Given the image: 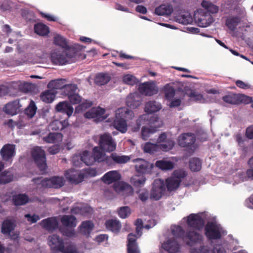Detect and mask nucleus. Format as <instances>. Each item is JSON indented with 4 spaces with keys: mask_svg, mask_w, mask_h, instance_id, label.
Here are the masks:
<instances>
[{
    "mask_svg": "<svg viewBox=\"0 0 253 253\" xmlns=\"http://www.w3.org/2000/svg\"><path fill=\"white\" fill-rule=\"evenodd\" d=\"M222 228L216 223L208 222L205 226V235L209 240H218L222 237Z\"/></svg>",
    "mask_w": 253,
    "mask_h": 253,
    "instance_id": "obj_6",
    "label": "nucleus"
},
{
    "mask_svg": "<svg viewBox=\"0 0 253 253\" xmlns=\"http://www.w3.org/2000/svg\"><path fill=\"white\" fill-rule=\"evenodd\" d=\"M201 6L211 14H216L219 11V7L218 6L206 0H203L202 1Z\"/></svg>",
    "mask_w": 253,
    "mask_h": 253,
    "instance_id": "obj_34",
    "label": "nucleus"
},
{
    "mask_svg": "<svg viewBox=\"0 0 253 253\" xmlns=\"http://www.w3.org/2000/svg\"><path fill=\"white\" fill-rule=\"evenodd\" d=\"M173 11V7L170 4H161L155 9V13L158 15H169Z\"/></svg>",
    "mask_w": 253,
    "mask_h": 253,
    "instance_id": "obj_30",
    "label": "nucleus"
},
{
    "mask_svg": "<svg viewBox=\"0 0 253 253\" xmlns=\"http://www.w3.org/2000/svg\"><path fill=\"white\" fill-rule=\"evenodd\" d=\"M196 141V137L194 133L188 132L181 134L178 139L179 145L192 149Z\"/></svg>",
    "mask_w": 253,
    "mask_h": 253,
    "instance_id": "obj_13",
    "label": "nucleus"
},
{
    "mask_svg": "<svg viewBox=\"0 0 253 253\" xmlns=\"http://www.w3.org/2000/svg\"><path fill=\"white\" fill-rule=\"evenodd\" d=\"M65 176L71 184H78L84 180L85 175L81 171L70 169L66 171Z\"/></svg>",
    "mask_w": 253,
    "mask_h": 253,
    "instance_id": "obj_15",
    "label": "nucleus"
},
{
    "mask_svg": "<svg viewBox=\"0 0 253 253\" xmlns=\"http://www.w3.org/2000/svg\"><path fill=\"white\" fill-rule=\"evenodd\" d=\"M141 98L138 93H130L126 99V105L132 109L138 107L141 104Z\"/></svg>",
    "mask_w": 253,
    "mask_h": 253,
    "instance_id": "obj_18",
    "label": "nucleus"
},
{
    "mask_svg": "<svg viewBox=\"0 0 253 253\" xmlns=\"http://www.w3.org/2000/svg\"><path fill=\"white\" fill-rule=\"evenodd\" d=\"M123 81L124 83L133 85L138 82V80L133 75H126L124 76Z\"/></svg>",
    "mask_w": 253,
    "mask_h": 253,
    "instance_id": "obj_54",
    "label": "nucleus"
},
{
    "mask_svg": "<svg viewBox=\"0 0 253 253\" xmlns=\"http://www.w3.org/2000/svg\"><path fill=\"white\" fill-rule=\"evenodd\" d=\"M101 149L100 147L98 146L93 148L92 157L94 162H101L103 161L105 154L101 151Z\"/></svg>",
    "mask_w": 253,
    "mask_h": 253,
    "instance_id": "obj_42",
    "label": "nucleus"
},
{
    "mask_svg": "<svg viewBox=\"0 0 253 253\" xmlns=\"http://www.w3.org/2000/svg\"><path fill=\"white\" fill-rule=\"evenodd\" d=\"M203 236L194 230H187L183 237V241L186 245L193 247L197 244H201L203 242Z\"/></svg>",
    "mask_w": 253,
    "mask_h": 253,
    "instance_id": "obj_8",
    "label": "nucleus"
},
{
    "mask_svg": "<svg viewBox=\"0 0 253 253\" xmlns=\"http://www.w3.org/2000/svg\"><path fill=\"white\" fill-rule=\"evenodd\" d=\"M99 147L104 152H112L116 149V144L111 135L105 133L99 136Z\"/></svg>",
    "mask_w": 253,
    "mask_h": 253,
    "instance_id": "obj_7",
    "label": "nucleus"
},
{
    "mask_svg": "<svg viewBox=\"0 0 253 253\" xmlns=\"http://www.w3.org/2000/svg\"><path fill=\"white\" fill-rule=\"evenodd\" d=\"M119 216L123 219L127 218L131 214V210L128 206H124L118 209Z\"/></svg>",
    "mask_w": 253,
    "mask_h": 253,
    "instance_id": "obj_48",
    "label": "nucleus"
},
{
    "mask_svg": "<svg viewBox=\"0 0 253 253\" xmlns=\"http://www.w3.org/2000/svg\"><path fill=\"white\" fill-rule=\"evenodd\" d=\"M35 32L41 36H46L49 33V29L48 26L43 23H37L34 26Z\"/></svg>",
    "mask_w": 253,
    "mask_h": 253,
    "instance_id": "obj_37",
    "label": "nucleus"
},
{
    "mask_svg": "<svg viewBox=\"0 0 253 253\" xmlns=\"http://www.w3.org/2000/svg\"><path fill=\"white\" fill-rule=\"evenodd\" d=\"M154 132L151 129L146 126H143L141 130L142 138L144 140H147L150 135Z\"/></svg>",
    "mask_w": 253,
    "mask_h": 253,
    "instance_id": "obj_57",
    "label": "nucleus"
},
{
    "mask_svg": "<svg viewBox=\"0 0 253 253\" xmlns=\"http://www.w3.org/2000/svg\"><path fill=\"white\" fill-rule=\"evenodd\" d=\"M80 227L83 234L88 236L94 228V224L90 220H86L82 222Z\"/></svg>",
    "mask_w": 253,
    "mask_h": 253,
    "instance_id": "obj_36",
    "label": "nucleus"
},
{
    "mask_svg": "<svg viewBox=\"0 0 253 253\" xmlns=\"http://www.w3.org/2000/svg\"><path fill=\"white\" fill-rule=\"evenodd\" d=\"M105 225L107 230L115 234L119 233L122 228L120 221L117 219H110L107 220L105 221Z\"/></svg>",
    "mask_w": 253,
    "mask_h": 253,
    "instance_id": "obj_21",
    "label": "nucleus"
},
{
    "mask_svg": "<svg viewBox=\"0 0 253 253\" xmlns=\"http://www.w3.org/2000/svg\"><path fill=\"white\" fill-rule=\"evenodd\" d=\"M31 155L39 169L42 173H43L47 168L44 151L41 147L37 146L32 150Z\"/></svg>",
    "mask_w": 253,
    "mask_h": 253,
    "instance_id": "obj_5",
    "label": "nucleus"
},
{
    "mask_svg": "<svg viewBox=\"0 0 253 253\" xmlns=\"http://www.w3.org/2000/svg\"><path fill=\"white\" fill-rule=\"evenodd\" d=\"M41 224L43 228L48 231H53L57 228L58 226L57 220L51 217L43 219Z\"/></svg>",
    "mask_w": 253,
    "mask_h": 253,
    "instance_id": "obj_27",
    "label": "nucleus"
},
{
    "mask_svg": "<svg viewBox=\"0 0 253 253\" xmlns=\"http://www.w3.org/2000/svg\"><path fill=\"white\" fill-rule=\"evenodd\" d=\"M132 162L135 163V169L137 173L142 174H149L151 173L153 166L152 164L144 159L137 158L132 160Z\"/></svg>",
    "mask_w": 253,
    "mask_h": 253,
    "instance_id": "obj_11",
    "label": "nucleus"
},
{
    "mask_svg": "<svg viewBox=\"0 0 253 253\" xmlns=\"http://www.w3.org/2000/svg\"><path fill=\"white\" fill-rule=\"evenodd\" d=\"M164 92L166 99L169 101L173 98L175 94L174 88L169 84H167L164 86Z\"/></svg>",
    "mask_w": 253,
    "mask_h": 253,
    "instance_id": "obj_44",
    "label": "nucleus"
},
{
    "mask_svg": "<svg viewBox=\"0 0 253 253\" xmlns=\"http://www.w3.org/2000/svg\"><path fill=\"white\" fill-rule=\"evenodd\" d=\"M166 188L164 182L160 179H155L153 183L150 198L152 200H159L164 194Z\"/></svg>",
    "mask_w": 253,
    "mask_h": 253,
    "instance_id": "obj_9",
    "label": "nucleus"
},
{
    "mask_svg": "<svg viewBox=\"0 0 253 253\" xmlns=\"http://www.w3.org/2000/svg\"><path fill=\"white\" fill-rule=\"evenodd\" d=\"M146 178L144 176L141 177L135 176L131 179V183L136 187H141L145 183Z\"/></svg>",
    "mask_w": 253,
    "mask_h": 253,
    "instance_id": "obj_53",
    "label": "nucleus"
},
{
    "mask_svg": "<svg viewBox=\"0 0 253 253\" xmlns=\"http://www.w3.org/2000/svg\"><path fill=\"white\" fill-rule=\"evenodd\" d=\"M161 109V104L156 101H149L147 102L145 104L144 110L148 114H143L139 117L136 121L137 126L133 128V130L134 131L139 130L142 123L143 124H149L151 122L149 114L157 112Z\"/></svg>",
    "mask_w": 253,
    "mask_h": 253,
    "instance_id": "obj_2",
    "label": "nucleus"
},
{
    "mask_svg": "<svg viewBox=\"0 0 253 253\" xmlns=\"http://www.w3.org/2000/svg\"><path fill=\"white\" fill-rule=\"evenodd\" d=\"M241 21V17L239 15H229L226 17L225 24L229 30L233 31L236 29Z\"/></svg>",
    "mask_w": 253,
    "mask_h": 253,
    "instance_id": "obj_24",
    "label": "nucleus"
},
{
    "mask_svg": "<svg viewBox=\"0 0 253 253\" xmlns=\"http://www.w3.org/2000/svg\"><path fill=\"white\" fill-rule=\"evenodd\" d=\"M53 42L55 45L60 46L65 49H69L71 48L69 47L66 40L60 35H57L54 37ZM73 48L75 49L81 50L80 45L78 44L75 45V47Z\"/></svg>",
    "mask_w": 253,
    "mask_h": 253,
    "instance_id": "obj_28",
    "label": "nucleus"
},
{
    "mask_svg": "<svg viewBox=\"0 0 253 253\" xmlns=\"http://www.w3.org/2000/svg\"><path fill=\"white\" fill-rule=\"evenodd\" d=\"M111 157L114 163L118 164H126L130 160V157L129 156L124 155L120 156L115 153H112Z\"/></svg>",
    "mask_w": 253,
    "mask_h": 253,
    "instance_id": "obj_47",
    "label": "nucleus"
},
{
    "mask_svg": "<svg viewBox=\"0 0 253 253\" xmlns=\"http://www.w3.org/2000/svg\"><path fill=\"white\" fill-rule=\"evenodd\" d=\"M72 162L75 167H81L83 163L86 166H90L94 162L92 156L87 151H84L80 155L74 156Z\"/></svg>",
    "mask_w": 253,
    "mask_h": 253,
    "instance_id": "obj_10",
    "label": "nucleus"
},
{
    "mask_svg": "<svg viewBox=\"0 0 253 253\" xmlns=\"http://www.w3.org/2000/svg\"><path fill=\"white\" fill-rule=\"evenodd\" d=\"M63 135L61 133L50 132L47 136L43 137V140L47 143H55L61 141Z\"/></svg>",
    "mask_w": 253,
    "mask_h": 253,
    "instance_id": "obj_33",
    "label": "nucleus"
},
{
    "mask_svg": "<svg viewBox=\"0 0 253 253\" xmlns=\"http://www.w3.org/2000/svg\"><path fill=\"white\" fill-rule=\"evenodd\" d=\"M37 107L34 102L31 100L29 106L25 109V113L30 118H32L35 115Z\"/></svg>",
    "mask_w": 253,
    "mask_h": 253,
    "instance_id": "obj_49",
    "label": "nucleus"
},
{
    "mask_svg": "<svg viewBox=\"0 0 253 253\" xmlns=\"http://www.w3.org/2000/svg\"><path fill=\"white\" fill-rule=\"evenodd\" d=\"M14 174L11 169L5 170L0 173V184H6L13 181Z\"/></svg>",
    "mask_w": 253,
    "mask_h": 253,
    "instance_id": "obj_31",
    "label": "nucleus"
},
{
    "mask_svg": "<svg viewBox=\"0 0 253 253\" xmlns=\"http://www.w3.org/2000/svg\"><path fill=\"white\" fill-rule=\"evenodd\" d=\"M174 142L172 140H168L165 143L160 145V148L164 151H168L172 149L174 145Z\"/></svg>",
    "mask_w": 253,
    "mask_h": 253,
    "instance_id": "obj_55",
    "label": "nucleus"
},
{
    "mask_svg": "<svg viewBox=\"0 0 253 253\" xmlns=\"http://www.w3.org/2000/svg\"><path fill=\"white\" fill-rule=\"evenodd\" d=\"M189 97L195 101H201L203 99V96L202 94L195 91H191L189 94Z\"/></svg>",
    "mask_w": 253,
    "mask_h": 253,
    "instance_id": "obj_61",
    "label": "nucleus"
},
{
    "mask_svg": "<svg viewBox=\"0 0 253 253\" xmlns=\"http://www.w3.org/2000/svg\"><path fill=\"white\" fill-rule=\"evenodd\" d=\"M150 195L148 190H143L139 193L138 198L142 202H145L148 199Z\"/></svg>",
    "mask_w": 253,
    "mask_h": 253,
    "instance_id": "obj_60",
    "label": "nucleus"
},
{
    "mask_svg": "<svg viewBox=\"0 0 253 253\" xmlns=\"http://www.w3.org/2000/svg\"><path fill=\"white\" fill-rule=\"evenodd\" d=\"M137 239L136 236L132 233H130L127 235V253H140L138 244L136 242Z\"/></svg>",
    "mask_w": 253,
    "mask_h": 253,
    "instance_id": "obj_19",
    "label": "nucleus"
},
{
    "mask_svg": "<svg viewBox=\"0 0 253 253\" xmlns=\"http://www.w3.org/2000/svg\"><path fill=\"white\" fill-rule=\"evenodd\" d=\"M77 89V86L75 84H66L63 87V92L68 97L72 94L75 93Z\"/></svg>",
    "mask_w": 253,
    "mask_h": 253,
    "instance_id": "obj_51",
    "label": "nucleus"
},
{
    "mask_svg": "<svg viewBox=\"0 0 253 253\" xmlns=\"http://www.w3.org/2000/svg\"><path fill=\"white\" fill-rule=\"evenodd\" d=\"M57 112L66 114L68 117L72 114L74 110L73 107L67 102H60L56 106Z\"/></svg>",
    "mask_w": 253,
    "mask_h": 253,
    "instance_id": "obj_25",
    "label": "nucleus"
},
{
    "mask_svg": "<svg viewBox=\"0 0 253 253\" xmlns=\"http://www.w3.org/2000/svg\"><path fill=\"white\" fill-rule=\"evenodd\" d=\"M132 113V111L126 108H119L116 112V118L113 125L114 127L122 133H125L127 130V124L126 119L128 116Z\"/></svg>",
    "mask_w": 253,
    "mask_h": 253,
    "instance_id": "obj_4",
    "label": "nucleus"
},
{
    "mask_svg": "<svg viewBox=\"0 0 253 253\" xmlns=\"http://www.w3.org/2000/svg\"><path fill=\"white\" fill-rule=\"evenodd\" d=\"M65 180L63 177L55 176L50 178H45L42 184L49 188H59L64 185Z\"/></svg>",
    "mask_w": 253,
    "mask_h": 253,
    "instance_id": "obj_16",
    "label": "nucleus"
},
{
    "mask_svg": "<svg viewBox=\"0 0 253 253\" xmlns=\"http://www.w3.org/2000/svg\"><path fill=\"white\" fill-rule=\"evenodd\" d=\"M15 225L11 219H6L3 220L1 227V232L3 235H9L14 230Z\"/></svg>",
    "mask_w": 253,
    "mask_h": 253,
    "instance_id": "obj_29",
    "label": "nucleus"
},
{
    "mask_svg": "<svg viewBox=\"0 0 253 253\" xmlns=\"http://www.w3.org/2000/svg\"><path fill=\"white\" fill-rule=\"evenodd\" d=\"M186 223L188 227L200 230L204 225V220L200 215L191 213L187 217Z\"/></svg>",
    "mask_w": 253,
    "mask_h": 253,
    "instance_id": "obj_14",
    "label": "nucleus"
},
{
    "mask_svg": "<svg viewBox=\"0 0 253 253\" xmlns=\"http://www.w3.org/2000/svg\"><path fill=\"white\" fill-rule=\"evenodd\" d=\"M2 160L7 162L15 155V145L11 144L4 145L0 150Z\"/></svg>",
    "mask_w": 253,
    "mask_h": 253,
    "instance_id": "obj_17",
    "label": "nucleus"
},
{
    "mask_svg": "<svg viewBox=\"0 0 253 253\" xmlns=\"http://www.w3.org/2000/svg\"><path fill=\"white\" fill-rule=\"evenodd\" d=\"M139 92L146 96H152L158 92L155 86L149 82H145L139 85Z\"/></svg>",
    "mask_w": 253,
    "mask_h": 253,
    "instance_id": "obj_20",
    "label": "nucleus"
},
{
    "mask_svg": "<svg viewBox=\"0 0 253 253\" xmlns=\"http://www.w3.org/2000/svg\"><path fill=\"white\" fill-rule=\"evenodd\" d=\"M190 169L192 171H199L202 169V161L198 158H191L189 162Z\"/></svg>",
    "mask_w": 253,
    "mask_h": 253,
    "instance_id": "obj_40",
    "label": "nucleus"
},
{
    "mask_svg": "<svg viewBox=\"0 0 253 253\" xmlns=\"http://www.w3.org/2000/svg\"><path fill=\"white\" fill-rule=\"evenodd\" d=\"M110 80V77L108 74L99 73L96 75L95 82L99 85H104L107 84Z\"/></svg>",
    "mask_w": 253,
    "mask_h": 253,
    "instance_id": "obj_43",
    "label": "nucleus"
},
{
    "mask_svg": "<svg viewBox=\"0 0 253 253\" xmlns=\"http://www.w3.org/2000/svg\"><path fill=\"white\" fill-rule=\"evenodd\" d=\"M69 125L68 121L66 120L62 121L59 120H55L53 121L50 124V126L53 130H62L66 128Z\"/></svg>",
    "mask_w": 253,
    "mask_h": 253,
    "instance_id": "obj_39",
    "label": "nucleus"
},
{
    "mask_svg": "<svg viewBox=\"0 0 253 253\" xmlns=\"http://www.w3.org/2000/svg\"><path fill=\"white\" fill-rule=\"evenodd\" d=\"M222 100L226 103L230 104H238L241 102L239 96L236 94L227 95L222 97Z\"/></svg>",
    "mask_w": 253,
    "mask_h": 253,
    "instance_id": "obj_45",
    "label": "nucleus"
},
{
    "mask_svg": "<svg viewBox=\"0 0 253 253\" xmlns=\"http://www.w3.org/2000/svg\"><path fill=\"white\" fill-rule=\"evenodd\" d=\"M29 198L25 194H19L12 196V202L16 206H22L29 202Z\"/></svg>",
    "mask_w": 253,
    "mask_h": 253,
    "instance_id": "obj_32",
    "label": "nucleus"
},
{
    "mask_svg": "<svg viewBox=\"0 0 253 253\" xmlns=\"http://www.w3.org/2000/svg\"><path fill=\"white\" fill-rule=\"evenodd\" d=\"M245 135L249 139H253V125H252L246 129Z\"/></svg>",
    "mask_w": 253,
    "mask_h": 253,
    "instance_id": "obj_64",
    "label": "nucleus"
},
{
    "mask_svg": "<svg viewBox=\"0 0 253 253\" xmlns=\"http://www.w3.org/2000/svg\"><path fill=\"white\" fill-rule=\"evenodd\" d=\"M200 253H223V250L221 249L213 248L210 249V247L207 246H201L199 249Z\"/></svg>",
    "mask_w": 253,
    "mask_h": 253,
    "instance_id": "obj_52",
    "label": "nucleus"
},
{
    "mask_svg": "<svg viewBox=\"0 0 253 253\" xmlns=\"http://www.w3.org/2000/svg\"><path fill=\"white\" fill-rule=\"evenodd\" d=\"M121 174L116 170H111L105 173L102 178V181L107 184H111L119 180Z\"/></svg>",
    "mask_w": 253,
    "mask_h": 253,
    "instance_id": "obj_23",
    "label": "nucleus"
},
{
    "mask_svg": "<svg viewBox=\"0 0 253 253\" xmlns=\"http://www.w3.org/2000/svg\"><path fill=\"white\" fill-rule=\"evenodd\" d=\"M70 102L73 104H77L81 101V97L77 93H75L70 95L68 97Z\"/></svg>",
    "mask_w": 253,
    "mask_h": 253,
    "instance_id": "obj_59",
    "label": "nucleus"
},
{
    "mask_svg": "<svg viewBox=\"0 0 253 253\" xmlns=\"http://www.w3.org/2000/svg\"><path fill=\"white\" fill-rule=\"evenodd\" d=\"M25 217L27 218V220L29 222H30L32 223H36L38 220L40 219L39 216L37 214L31 215L30 214H25Z\"/></svg>",
    "mask_w": 253,
    "mask_h": 253,
    "instance_id": "obj_63",
    "label": "nucleus"
},
{
    "mask_svg": "<svg viewBox=\"0 0 253 253\" xmlns=\"http://www.w3.org/2000/svg\"><path fill=\"white\" fill-rule=\"evenodd\" d=\"M20 105L17 100L7 103L3 108V111L7 114L13 116L19 111Z\"/></svg>",
    "mask_w": 253,
    "mask_h": 253,
    "instance_id": "obj_22",
    "label": "nucleus"
},
{
    "mask_svg": "<svg viewBox=\"0 0 253 253\" xmlns=\"http://www.w3.org/2000/svg\"><path fill=\"white\" fill-rule=\"evenodd\" d=\"M55 93L53 90H47L41 94V100L46 103L52 102L55 98Z\"/></svg>",
    "mask_w": 253,
    "mask_h": 253,
    "instance_id": "obj_41",
    "label": "nucleus"
},
{
    "mask_svg": "<svg viewBox=\"0 0 253 253\" xmlns=\"http://www.w3.org/2000/svg\"><path fill=\"white\" fill-rule=\"evenodd\" d=\"M62 224L67 227H75L77 225L76 218L72 215H64L61 218Z\"/></svg>",
    "mask_w": 253,
    "mask_h": 253,
    "instance_id": "obj_35",
    "label": "nucleus"
},
{
    "mask_svg": "<svg viewBox=\"0 0 253 253\" xmlns=\"http://www.w3.org/2000/svg\"><path fill=\"white\" fill-rule=\"evenodd\" d=\"M181 180L177 179L171 176L167 178L166 180L167 187L169 191L176 189L179 186Z\"/></svg>",
    "mask_w": 253,
    "mask_h": 253,
    "instance_id": "obj_38",
    "label": "nucleus"
},
{
    "mask_svg": "<svg viewBox=\"0 0 253 253\" xmlns=\"http://www.w3.org/2000/svg\"><path fill=\"white\" fill-rule=\"evenodd\" d=\"M187 174L186 171L182 169H176L173 171L172 176L177 179L181 180V179L185 177Z\"/></svg>",
    "mask_w": 253,
    "mask_h": 253,
    "instance_id": "obj_56",
    "label": "nucleus"
},
{
    "mask_svg": "<svg viewBox=\"0 0 253 253\" xmlns=\"http://www.w3.org/2000/svg\"><path fill=\"white\" fill-rule=\"evenodd\" d=\"M213 21V18L210 16L208 20L205 18H201L199 20V25L202 27H207L209 26Z\"/></svg>",
    "mask_w": 253,
    "mask_h": 253,
    "instance_id": "obj_58",
    "label": "nucleus"
},
{
    "mask_svg": "<svg viewBox=\"0 0 253 253\" xmlns=\"http://www.w3.org/2000/svg\"><path fill=\"white\" fill-rule=\"evenodd\" d=\"M164 248L170 253H175L179 251L180 245L175 239H170L164 244Z\"/></svg>",
    "mask_w": 253,
    "mask_h": 253,
    "instance_id": "obj_26",
    "label": "nucleus"
},
{
    "mask_svg": "<svg viewBox=\"0 0 253 253\" xmlns=\"http://www.w3.org/2000/svg\"><path fill=\"white\" fill-rule=\"evenodd\" d=\"M105 110L100 107H93L84 114V117L88 119H95L97 122H101L107 117L105 115Z\"/></svg>",
    "mask_w": 253,
    "mask_h": 253,
    "instance_id": "obj_12",
    "label": "nucleus"
},
{
    "mask_svg": "<svg viewBox=\"0 0 253 253\" xmlns=\"http://www.w3.org/2000/svg\"><path fill=\"white\" fill-rule=\"evenodd\" d=\"M76 52L74 48L64 51L54 50L51 53L50 59L54 65H63L72 62V58L76 56Z\"/></svg>",
    "mask_w": 253,
    "mask_h": 253,
    "instance_id": "obj_1",
    "label": "nucleus"
},
{
    "mask_svg": "<svg viewBox=\"0 0 253 253\" xmlns=\"http://www.w3.org/2000/svg\"><path fill=\"white\" fill-rule=\"evenodd\" d=\"M156 166L162 170H171L174 168V164L172 162L164 160L157 161Z\"/></svg>",
    "mask_w": 253,
    "mask_h": 253,
    "instance_id": "obj_46",
    "label": "nucleus"
},
{
    "mask_svg": "<svg viewBox=\"0 0 253 253\" xmlns=\"http://www.w3.org/2000/svg\"><path fill=\"white\" fill-rule=\"evenodd\" d=\"M48 244L53 251H59L63 253H79L73 245L69 244L66 247L63 240L56 234L48 237Z\"/></svg>",
    "mask_w": 253,
    "mask_h": 253,
    "instance_id": "obj_3",
    "label": "nucleus"
},
{
    "mask_svg": "<svg viewBox=\"0 0 253 253\" xmlns=\"http://www.w3.org/2000/svg\"><path fill=\"white\" fill-rule=\"evenodd\" d=\"M60 146L59 145H53L48 149L49 153L51 155H55L60 152Z\"/></svg>",
    "mask_w": 253,
    "mask_h": 253,
    "instance_id": "obj_62",
    "label": "nucleus"
},
{
    "mask_svg": "<svg viewBox=\"0 0 253 253\" xmlns=\"http://www.w3.org/2000/svg\"><path fill=\"white\" fill-rule=\"evenodd\" d=\"M185 232L182 227L179 225L174 226L171 229V233L174 237L181 238L182 240Z\"/></svg>",
    "mask_w": 253,
    "mask_h": 253,
    "instance_id": "obj_50",
    "label": "nucleus"
}]
</instances>
